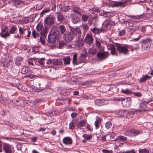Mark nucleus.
<instances>
[{
  "label": "nucleus",
  "instance_id": "nucleus-1",
  "mask_svg": "<svg viewBox=\"0 0 153 153\" xmlns=\"http://www.w3.org/2000/svg\"><path fill=\"white\" fill-rule=\"evenodd\" d=\"M140 43L141 44L142 50L143 51H146L150 49L151 44V41L150 39L147 38L143 39Z\"/></svg>",
  "mask_w": 153,
  "mask_h": 153
},
{
  "label": "nucleus",
  "instance_id": "nucleus-2",
  "mask_svg": "<svg viewBox=\"0 0 153 153\" xmlns=\"http://www.w3.org/2000/svg\"><path fill=\"white\" fill-rule=\"evenodd\" d=\"M36 29L39 31H41L40 33L44 37H46L48 32L47 28L46 27L43 28V24L39 23L36 26Z\"/></svg>",
  "mask_w": 153,
  "mask_h": 153
},
{
  "label": "nucleus",
  "instance_id": "nucleus-3",
  "mask_svg": "<svg viewBox=\"0 0 153 153\" xmlns=\"http://www.w3.org/2000/svg\"><path fill=\"white\" fill-rule=\"evenodd\" d=\"M55 18L53 16H48L44 20V24L46 26H50L53 24L54 22Z\"/></svg>",
  "mask_w": 153,
  "mask_h": 153
},
{
  "label": "nucleus",
  "instance_id": "nucleus-4",
  "mask_svg": "<svg viewBox=\"0 0 153 153\" xmlns=\"http://www.w3.org/2000/svg\"><path fill=\"white\" fill-rule=\"evenodd\" d=\"M59 37V33L54 32L48 36V40L50 42L55 43Z\"/></svg>",
  "mask_w": 153,
  "mask_h": 153
},
{
  "label": "nucleus",
  "instance_id": "nucleus-5",
  "mask_svg": "<svg viewBox=\"0 0 153 153\" xmlns=\"http://www.w3.org/2000/svg\"><path fill=\"white\" fill-rule=\"evenodd\" d=\"M63 37L66 41L70 42L73 39L74 36V34L71 32L67 33H66L64 34Z\"/></svg>",
  "mask_w": 153,
  "mask_h": 153
},
{
  "label": "nucleus",
  "instance_id": "nucleus-6",
  "mask_svg": "<svg viewBox=\"0 0 153 153\" xmlns=\"http://www.w3.org/2000/svg\"><path fill=\"white\" fill-rule=\"evenodd\" d=\"M111 20L109 19L105 20L102 24L101 28L102 32H105L108 29L110 26Z\"/></svg>",
  "mask_w": 153,
  "mask_h": 153
},
{
  "label": "nucleus",
  "instance_id": "nucleus-7",
  "mask_svg": "<svg viewBox=\"0 0 153 153\" xmlns=\"http://www.w3.org/2000/svg\"><path fill=\"white\" fill-rule=\"evenodd\" d=\"M122 103L124 107H129L130 106L131 102L130 98H126L121 99Z\"/></svg>",
  "mask_w": 153,
  "mask_h": 153
},
{
  "label": "nucleus",
  "instance_id": "nucleus-8",
  "mask_svg": "<svg viewBox=\"0 0 153 153\" xmlns=\"http://www.w3.org/2000/svg\"><path fill=\"white\" fill-rule=\"evenodd\" d=\"M117 50L120 53H121L124 54H128V50L126 47L123 46L119 45H117Z\"/></svg>",
  "mask_w": 153,
  "mask_h": 153
},
{
  "label": "nucleus",
  "instance_id": "nucleus-9",
  "mask_svg": "<svg viewBox=\"0 0 153 153\" xmlns=\"http://www.w3.org/2000/svg\"><path fill=\"white\" fill-rule=\"evenodd\" d=\"M71 32L74 35L76 36L78 38H80L81 35V31L80 28L77 27L74 28L71 30Z\"/></svg>",
  "mask_w": 153,
  "mask_h": 153
},
{
  "label": "nucleus",
  "instance_id": "nucleus-10",
  "mask_svg": "<svg viewBox=\"0 0 153 153\" xmlns=\"http://www.w3.org/2000/svg\"><path fill=\"white\" fill-rule=\"evenodd\" d=\"M85 42L89 45L92 44L94 41V39L92 36L88 34H87L84 39Z\"/></svg>",
  "mask_w": 153,
  "mask_h": 153
},
{
  "label": "nucleus",
  "instance_id": "nucleus-11",
  "mask_svg": "<svg viewBox=\"0 0 153 153\" xmlns=\"http://www.w3.org/2000/svg\"><path fill=\"white\" fill-rule=\"evenodd\" d=\"M108 56V53L107 52L102 53L98 52L97 54V57L101 60L105 59Z\"/></svg>",
  "mask_w": 153,
  "mask_h": 153
},
{
  "label": "nucleus",
  "instance_id": "nucleus-12",
  "mask_svg": "<svg viewBox=\"0 0 153 153\" xmlns=\"http://www.w3.org/2000/svg\"><path fill=\"white\" fill-rule=\"evenodd\" d=\"M74 44L75 46L78 48L82 47L83 45L82 39L80 38H78V40L75 41Z\"/></svg>",
  "mask_w": 153,
  "mask_h": 153
},
{
  "label": "nucleus",
  "instance_id": "nucleus-13",
  "mask_svg": "<svg viewBox=\"0 0 153 153\" xmlns=\"http://www.w3.org/2000/svg\"><path fill=\"white\" fill-rule=\"evenodd\" d=\"M12 102L13 104L15 105L20 106L21 107H23L24 106L22 104V101L21 100H19L15 98L12 100Z\"/></svg>",
  "mask_w": 153,
  "mask_h": 153
},
{
  "label": "nucleus",
  "instance_id": "nucleus-14",
  "mask_svg": "<svg viewBox=\"0 0 153 153\" xmlns=\"http://www.w3.org/2000/svg\"><path fill=\"white\" fill-rule=\"evenodd\" d=\"M7 28L6 26L2 28L1 32L0 34V35L1 37H5L9 36V34L6 32V30Z\"/></svg>",
  "mask_w": 153,
  "mask_h": 153
},
{
  "label": "nucleus",
  "instance_id": "nucleus-15",
  "mask_svg": "<svg viewBox=\"0 0 153 153\" xmlns=\"http://www.w3.org/2000/svg\"><path fill=\"white\" fill-rule=\"evenodd\" d=\"M32 71L29 68L27 67H23L21 71V72L22 74H25L27 73L30 74L32 73Z\"/></svg>",
  "mask_w": 153,
  "mask_h": 153
},
{
  "label": "nucleus",
  "instance_id": "nucleus-16",
  "mask_svg": "<svg viewBox=\"0 0 153 153\" xmlns=\"http://www.w3.org/2000/svg\"><path fill=\"white\" fill-rule=\"evenodd\" d=\"M12 3V4H16L15 7H20L24 5V3L22 1H14Z\"/></svg>",
  "mask_w": 153,
  "mask_h": 153
},
{
  "label": "nucleus",
  "instance_id": "nucleus-17",
  "mask_svg": "<svg viewBox=\"0 0 153 153\" xmlns=\"http://www.w3.org/2000/svg\"><path fill=\"white\" fill-rule=\"evenodd\" d=\"M86 120H82L80 122H78L76 124L78 128H80L81 127L85 126H86Z\"/></svg>",
  "mask_w": 153,
  "mask_h": 153
},
{
  "label": "nucleus",
  "instance_id": "nucleus-18",
  "mask_svg": "<svg viewBox=\"0 0 153 153\" xmlns=\"http://www.w3.org/2000/svg\"><path fill=\"white\" fill-rule=\"evenodd\" d=\"M63 142L66 144H71L72 143V140L71 138L66 137L63 139Z\"/></svg>",
  "mask_w": 153,
  "mask_h": 153
},
{
  "label": "nucleus",
  "instance_id": "nucleus-19",
  "mask_svg": "<svg viewBox=\"0 0 153 153\" xmlns=\"http://www.w3.org/2000/svg\"><path fill=\"white\" fill-rule=\"evenodd\" d=\"M97 52V49L94 47H92L88 49V54L91 55H95Z\"/></svg>",
  "mask_w": 153,
  "mask_h": 153
},
{
  "label": "nucleus",
  "instance_id": "nucleus-20",
  "mask_svg": "<svg viewBox=\"0 0 153 153\" xmlns=\"http://www.w3.org/2000/svg\"><path fill=\"white\" fill-rule=\"evenodd\" d=\"M134 111L133 110H131L128 112H127V113L126 115V117L128 119H130L135 114Z\"/></svg>",
  "mask_w": 153,
  "mask_h": 153
},
{
  "label": "nucleus",
  "instance_id": "nucleus-21",
  "mask_svg": "<svg viewBox=\"0 0 153 153\" xmlns=\"http://www.w3.org/2000/svg\"><path fill=\"white\" fill-rule=\"evenodd\" d=\"M23 59L22 57H18L16 58V59L15 63L18 65H20L21 63V62L23 61Z\"/></svg>",
  "mask_w": 153,
  "mask_h": 153
},
{
  "label": "nucleus",
  "instance_id": "nucleus-22",
  "mask_svg": "<svg viewBox=\"0 0 153 153\" xmlns=\"http://www.w3.org/2000/svg\"><path fill=\"white\" fill-rule=\"evenodd\" d=\"M91 30L94 34H99L102 31V29H100L96 27H94L93 29H91Z\"/></svg>",
  "mask_w": 153,
  "mask_h": 153
},
{
  "label": "nucleus",
  "instance_id": "nucleus-23",
  "mask_svg": "<svg viewBox=\"0 0 153 153\" xmlns=\"http://www.w3.org/2000/svg\"><path fill=\"white\" fill-rule=\"evenodd\" d=\"M109 49L111 51V53L112 55H116L115 48L113 45H110L108 47Z\"/></svg>",
  "mask_w": 153,
  "mask_h": 153
},
{
  "label": "nucleus",
  "instance_id": "nucleus-24",
  "mask_svg": "<svg viewBox=\"0 0 153 153\" xmlns=\"http://www.w3.org/2000/svg\"><path fill=\"white\" fill-rule=\"evenodd\" d=\"M53 65H60L62 62L59 59H53Z\"/></svg>",
  "mask_w": 153,
  "mask_h": 153
},
{
  "label": "nucleus",
  "instance_id": "nucleus-25",
  "mask_svg": "<svg viewBox=\"0 0 153 153\" xmlns=\"http://www.w3.org/2000/svg\"><path fill=\"white\" fill-rule=\"evenodd\" d=\"M151 76H148L147 75H146L143 76L140 78L139 80V82H143L145 81L147 79L150 78Z\"/></svg>",
  "mask_w": 153,
  "mask_h": 153
},
{
  "label": "nucleus",
  "instance_id": "nucleus-26",
  "mask_svg": "<svg viewBox=\"0 0 153 153\" xmlns=\"http://www.w3.org/2000/svg\"><path fill=\"white\" fill-rule=\"evenodd\" d=\"M56 14L58 21L60 22H62L64 20L63 15L60 13H57Z\"/></svg>",
  "mask_w": 153,
  "mask_h": 153
},
{
  "label": "nucleus",
  "instance_id": "nucleus-27",
  "mask_svg": "<svg viewBox=\"0 0 153 153\" xmlns=\"http://www.w3.org/2000/svg\"><path fill=\"white\" fill-rule=\"evenodd\" d=\"M100 15L103 16L105 17H107L110 16V13L109 12H106L104 10H101L100 11Z\"/></svg>",
  "mask_w": 153,
  "mask_h": 153
},
{
  "label": "nucleus",
  "instance_id": "nucleus-28",
  "mask_svg": "<svg viewBox=\"0 0 153 153\" xmlns=\"http://www.w3.org/2000/svg\"><path fill=\"white\" fill-rule=\"evenodd\" d=\"M147 106L146 104L144 102H142L140 104L139 108L140 111H144L146 110Z\"/></svg>",
  "mask_w": 153,
  "mask_h": 153
},
{
  "label": "nucleus",
  "instance_id": "nucleus-29",
  "mask_svg": "<svg viewBox=\"0 0 153 153\" xmlns=\"http://www.w3.org/2000/svg\"><path fill=\"white\" fill-rule=\"evenodd\" d=\"M127 113V111L125 110H122L119 111L118 112V115L122 117H124L126 116V114Z\"/></svg>",
  "mask_w": 153,
  "mask_h": 153
},
{
  "label": "nucleus",
  "instance_id": "nucleus-30",
  "mask_svg": "<svg viewBox=\"0 0 153 153\" xmlns=\"http://www.w3.org/2000/svg\"><path fill=\"white\" fill-rule=\"evenodd\" d=\"M59 30L62 34H63L66 31V28L63 25H60L59 27Z\"/></svg>",
  "mask_w": 153,
  "mask_h": 153
},
{
  "label": "nucleus",
  "instance_id": "nucleus-31",
  "mask_svg": "<svg viewBox=\"0 0 153 153\" xmlns=\"http://www.w3.org/2000/svg\"><path fill=\"white\" fill-rule=\"evenodd\" d=\"M100 123V119L99 117L97 118L94 123L96 129H97L99 128Z\"/></svg>",
  "mask_w": 153,
  "mask_h": 153
},
{
  "label": "nucleus",
  "instance_id": "nucleus-32",
  "mask_svg": "<svg viewBox=\"0 0 153 153\" xmlns=\"http://www.w3.org/2000/svg\"><path fill=\"white\" fill-rule=\"evenodd\" d=\"M3 148L6 153H10V146L8 144H5Z\"/></svg>",
  "mask_w": 153,
  "mask_h": 153
},
{
  "label": "nucleus",
  "instance_id": "nucleus-33",
  "mask_svg": "<svg viewBox=\"0 0 153 153\" xmlns=\"http://www.w3.org/2000/svg\"><path fill=\"white\" fill-rule=\"evenodd\" d=\"M141 133L142 132L140 131L134 129H132V137L135 136Z\"/></svg>",
  "mask_w": 153,
  "mask_h": 153
},
{
  "label": "nucleus",
  "instance_id": "nucleus-34",
  "mask_svg": "<svg viewBox=\"0 0 153 153\" xmlns=\"http://www.w3.org/2000/svg\"><path fill=\"white\" fill-rule=\"evenodd\" d=\"M73 11L74 13L80 15H81V10L80 8L78 7H74L73 10Z\"/></svg>",
  "mask_w": 153,
  "mask_h": 153
},
{
  "label": "nucleus",
  "instance_id": "nucleus-35",
  "mask_svg": "<svg viewBox=\"0 0 153 153\" xmlns=\"http://www.w3.org/2000/svg\"><path fill=\"white\" fill-rule=\"evenodd\" d=\"M127 139V137H124L123 136H120L114 140V141H117L119 140H126Z\"/></svg>",
  "mask_w": 153,
  "mask_h": 153
},
{
  "label": "nucleus",
  "instance_id": "nucleus-36",
  "mask_svg": "<svg viewBox=\"0 0 153 153\" xmlns=\"http://www.w3.org/2000/svg\"><path fill=\"white\" fill-rule=\"evenodd\" d=\"M31 88L33 89V90L36 92H39L42 91L44 90L43 88H42L41 87H39L37 88V87L34 85L31 86Z\"/></svg>",
  "mask_w": 153,
  "mask_h": 153
},
{
  "label": "nucleus",
  "instance_id": "nucleus-37",
  "mask_svg": "<svg viewBox=\"0 0 153 153\" xmlns=\"http://www.w3.org/2000/svg\"><path fill=\"white\" fill-rule=\"evenodd\" d=\"M124 134L127 136L132 137V129L126 131L124 133Z\"/></svg>",
  "mask_w": 153,
  "mask_h": 153
},
{
  "label": "nucleus",
  "instance_id": "nucleus-38",
  "mask_svg": "<svg viewBox=\"0 0 153 153\" xmlns=\"http://www.w3.org/2000/svg\"><path fill=\"white\" fill-rule=\"evenodd\" d=\"M77 54H74L72 60V62L73 64L75 65L78 64V62L77 60Z\"/></svg>",
  "mask_w": 153,
  "mask_h": 153
},
{
  "label": "nucleus",
  "instance_id": "nucleus-39",
  "mask_svg": "<svg viewBox=\"0 0 153 153\" xmlns=\"http://www.w3.org/2000/svg\"><path fill=\"white\" fill-rule=\"evenodd\" d=\"M63 59L65 64H68L70 63L71 59L69 56H66L64 57Z\"/></svg>",
  "mask_w": 153,
  "mask_h": 153
},
{
  "label": "nucleus",
  "instance_id": "nucleus-40",
  "mask_svg": "<svg viewBox=\"0 0 153 153\" xmlns=\"http://www.w3.org/2000/svg\"><path fill=\"white\" fill-rule=\"evenodd\" d=\"M70 9V7L68 6H64L61 8V10L64 12L68 11Z\"/></svg>",
  "mask_w": 153,
  "mask_h": 153
},
{
  "label": "nucleus",
  "instance_id": "nucleus-41",
  "mask_svg": "<svg viewBox=\"0 0 153 153\" xmlns=\"http://www.w3.org/2000/svg\"><path fill=\"white\" fill-rule=\"evenodd\" d=\"M82 137L86 140H88L91 139L92 138V136L90 134H85L83 135Z\"/></svg>",
  "mask_w": 153,
  "mask_h": 153
},
{
  "label": "nucleus",
  "instance_id": "nucleus-42",
  "mask_svg": "<svg viewBox=\"0 0 153 153\" xmlns=\"http://www.w3.org/2000/svg\"><path fill=\"white\" fill-rule=\"evenodd\" d=\"M17 28L15 26H13L10 29V33H13L16 30Z\"/></svg>",
  "mask_w": 153,
  "mask_h": 153
},
{
  "label": "nucleus",
  "instance_id": "nucleus-43",
  "mask_svg": "<svg viewBox=\"0 0 153 153\" xmlns=\"http://www.w3.org/2000/svg\"><path fill=\"white\" fill-rule=\"evenodd\" d=\"M53 59H49L47 61V63L49 65V67H51L53 66Z\"/></svg>",
  "mask_w": 153,
  "mask_h": 153
},
{
  "label": "nucleus",
  "instance_id": "nucleus-44",
  "mask_svg": "<svg viewBox=\"0 0 153 153\" xmlns=\"http://www.w3.org/2000/svg\"><path fill=\"white\" fill-rule=\"evenodd\" d=\"M82 21L85 22H86L87 21L88 18V16L87 15H82Z\"/></svg>",
  "mask_w": 153,
  "mask_h": 153
},
{
  "label": "nucleus",
  "instance_id": "nucleus-45",
  "mask_svg": "<svg viewBox=\"0 0 153 153\" xmlns=\"http://www.w3.org/2000/svg\"><path fill=\"white\" fill-rule=\"evenodd\" d=\"M95 103L96 105L99 106L101 105L102 104V101L100 100H96L95 102Z\"/></svg>",
  "mask_w": 153,
  "mask_h": 153
},
{
  "label": "nucleus",
  "instance_id": "nucleus-46",
  "mask_svg": "<svg viewBox=\"0 0 153 153\" xmlns=\"http://www.w3.org/2000/svg\"><path fill=\"white\" fill-rule=\"evenodd\" d=\"M32 33V35L34 38H36L37 37L39 36V34L37 33L35 30H33Z\"/></svg>",
  "mask_w": 153,
  "mask_h": 153
},
{
  "label": "nucleus",
  "instance_id": "nucleus-47",
  "mask_svg": "<svg viewBox=\"0 0 153 153\" xmlns=\"http://www.w3.org/2000/svg\"><path fill=\"white\" fill-rule=\"evenodd\" d=\"M79 59L80 60V63L84 62L85 61V57L84 55L81 56L79 57Z\"/></svg>",
  "mask_w": 153,
  "mask_h": 153
},
{
  "label": "nucleus",
  "instance_id": "nucleus-48",
  "mask_svg": "<svg viewBox=\"0 0 153 153\" xmlns=\"http://www.w3.org/2000/svg\"><path fill=\"white\" fill-rule=\"evenodd\" d=\"M112 124L110 122H107L105 124V127L107 128L108 129L111 128V126Z\"/></svg>",
  "mask_w": 153,
  "mask_h": 153
},
{
  "label": "nucleus",
  "instance_id": "nucleus-49",
  "mask_svg": "<svg viewBox=\"0 0 153 153\" xmlns=\"http://www.w3.org/2000/svg\"><path fill=\"white\" fill-rule=\"evenodd\" d=\"M83 28L84 30V32L85 33L86 31L88 29L89 27L87 24H85L83 25Z\"/></svg>",
  "mask_w": 153,
  "mask_h": 153
},
{
  "label": "nucleus",
  "instance_id": "nucleus-50",
  "mask_svg": "<svg viewBox=\"0 0 153 153\" xmlns=\"http://www.w3.org/2000/svg\"><path fill=\"white\" fill-rule=\"evenodd\" d=\"M69 127L70 129H73L74 128V124L73 122H71L69 124Z\"/></svg>",
  "mask_w": 153,
  "mask_h": 153
},
{
  "label": "nucleus",
  "instance_id": "nucleus-51",
  "mask_svg": "<svg viewBox=\"0 0 153 153\" xmlns=\"http://www.w3.org/2000/svg\"><path fill=\"white\" fill-rule=\"evenodd\" d=\"M90 12L92 14H94V12L96 11H98L97 10L94 8L90 9L89 10Z\"/></svg>",
  "mask_w": 153,
  "mask_h": 153
},
{
  "label": "nucleus",
  "instance_id": "nucleus-52",
  "mask_svg": "<svg viewBox=\"0 0 153 153\" xmlns=\"http://www.w3.org/2000/svg\"><path fill=\"white\" fill-rule=\"evenodd\" d=\"M45 59L44 58H41L38 60V62L42 65L44 64V62L45 60Z\"/></svg>",
  "mask_w": 153,
  "mask_h": 153
},
{
  "label": "nucleus",
  "instance_id": "nucleus-53",
  "mask_svg": "<svg viewBox=\"0 0 153 153\" xmlns=\"http://www.w3.org/2000/svg\"><path fill=\"white\" fill-rule=\"evenodd\" d=\"M25 30V29H23L21 27L19 28V33L20 34H22L24 33V31Z\"/></svg>",
  "mask_w": 153,
  "mask_h": 153
},
{
  "label": "nucleus",
  "instance_id": "nucleus-54",
  "mask_svg": "<svg viewBox=\"0 0 153 153\" xmlns=\"http://www.w3.org/2000/svg\"><path fill=\"white\" fill-rule=\"evenodd\" d=\"M123 93L126 94H130L131 93V91L127 89L126 90H122Z\"/></svg>",
  "mask_w": 153,
  "mask_h": 153
},
{
  "label": "nucleus",
  "instance_id": "nucleus-55",
  "mask_svg": "<svg viewBox=\"0 0 153 153\" xmlns=\"http://www.w3.org/2000/svg\"><path fill=\"white\" fill-rule=\"evenodd\" d=\"M125 33V31L124 30H123L120 31L119 33V35L122 36L124 35Z\"/></svg>",
  "mask_w": 153,
  "mask_h": 153
},
{
  "label": "nucleus",
  "instance_id": "nucleus-56",
  "mask_svg": "<svg viewBox=\"0 0 153 153\" xmlns=\"http://www.w3.org/2000/svg\"><path fill=\"white\" fill-rule=\"evenodd\" d=\"M65 44L63 42H59V48H62L64 45Z\"/></svg>",
  "mask_w": 153,
  "mask_h": 153
},
{
  "label": "nucleus",
  "instance_id": "nucleus-57",
  "mask_svg": "<svg viewBox=\"0 0 153 153\" xmlns=\"http://www.w3.org/2000/svg\"><path fill=\"white\" fill-rule=\"evenodd\" d=\"M141 37V36H139L137 38H131V41H132L135 42L137 41H138L140 39Z\"/></svg>",
  "mask_w": 153,
  "mask_h": 153
},
{
  "label": "nucleus",
  "instance_id": "nucleus-58",
  "mask_svg": "<svg viewBox=\"0 0 153 153\" xmlns=\"http://www.w3.org/2000/svg\"><path fill=\"white\" fill-rule=\"evenodd\" d=\"M15 1V0H11V1H10V3L11 4V5L12 6V8L11 9H12V10H13L16 7H15V5H16V4H12V2L13 1Z\"/></svg>",
  "mask_w": 153,
  "mask_h": 153
},
{
  "label": "nucleus",
  "instance_id": "nucleus-59",
  "mask_svg": "<svg viewBox=\"0 0 153 153\" xmlns=\"http://www.w3.org/2000/svg\"><path fill=\"white\" fill-rule=\"evenodd\" d=\"M96 45L98 48H100L101 46V44L100 42L97 40H96Z\"/></svg>",
  "mask_w": 153,
  "mask_h": 153
},
{
  "label": "nucleus",
  "instance_id": "nucleus-60",
  "mask_svg": "<svg viewBox=\"0 0 153 153\" xmlns=\"http://www.w3.org/2000/svg\"><path fill=\"white\" fill-rule=\"evenodd\" d=\"M50 11V9H47L45 10H43L41 13V14H44L45 13L49 12Z\"/></svg>",
  "mask_w": 153,
  "mask_h": 153
},
{
  "label": "nucleus",
  "instance_id": "nucleus-61",
  "mask_svg": "<svg viewBox=\"0 0 153 153\" xmlns=\"http://www.w3.org/2000/svg\"><path fill=\"white\" fill-rule=\"evenodd\" d=\"M102 152L104 153H111L112 152L111 150H106V149H103Z\"/></svg>",
  "mask_w": 153,
  "mask_h": 153
},
{
  "label": "nucleus",
  "instance_id": "nucleus-62",
  "mask_svg": "<svg viewBox=\"0 0 153 153\" xmlns=\"http://www.w3.org/2000/svg\"><path fill=\"white\" fill-rule=\"evenodd\" d=\"M40 40L41 43L43 44L45 43V41L42 37H40Z\"/></svg>",
  "mask_w": 153,
  "mask_h": 153
},
{
  "label": "nucleus",
  "instance_id": "nucleus-63",
  "mask_svg": "<svg viewBox=\"0 0 153 153\" xmlns=\"http://www.w3.org/2000/svg\"><path fill=\"white\" fill-rule=\"evenodd\" d=\"M77 114L75 113H72L71 114V116L72 118H74L76 117L77 116Z\"/></svg>",
  "mask_w": 153,
  "mask_h": 153
},
{
  "label": "nucleus",
  "instance_id": "nucleus-64",
  "mask_svg": "<svg viewBox=\"0 0 153 153\" xmlns=\"http://www.w3.org/2000/svg\"><path fill=\"white\" fill-rule=\"evenodd\" d=\"M147 151L146 149H143L140 151V153H147Z\"/></svg>",
  "mask_w": 153,
  "mask_h": 153
}]
</instances>
